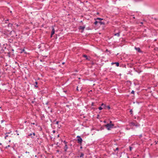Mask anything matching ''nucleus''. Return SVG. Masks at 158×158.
I'll use <instances>...</instances> for the list:
<instances>
[{"label":"nucleus","instance_id":"4d7b16f0","mask_svg":"<svg viewBox=\"0 0 158 158\" xmlns=\"http://www.w3.org/2000/svg\"><path fill=\"white\" fill-rule=\"evenodd\" d=\"M155 142L156 143V144L157 143V142H156V141H155Z\"/></svg>","mask_w":158,"mask_h":158},{"label":"nucleus","instance_id":"cd10ccee","mask_svg":"<svg viewBox=\"0 0 158 158\" xmlns=\"http://www.w3.org/2000/svg\"><path fill=\"white\" fill-rule=\"evenodd\" d=\"M106 108H107V109H109V110L110 109V107L109 106H106Z\"/></svg>","mask_w":158,"mask_h":158},{"label":"nucleus","instance_id":"680f3d73","mask_svg":"<svg viewBox=\"0 0 158 158\" xmlns=\"http://www.w3.org/2000/svg\"><path fill=\"white\" fill-rule=\"evenodd\" d=\"M2 144V143H0V145H1Z\"/></svg>","mask_w":158,"mask_h":158},{"label":"nucleus","instance_id":"13d9d810","mask_svg":"<svg viewBox=\"0 0 158 158\" xmlns=\"http://www.w3.org/2000/svg\"><path fill=\"white\" fill-rule=\"evenodd\" d=\"M10 13H12V11H10Z\"/></svg>","mask_w":158,"mask_h":158},{"label":"nucleus","instance_id":"e2e57ef3","mask_svg":"<svg viewBox=\"0 0 158 158\" xmlns=\"http://www.w3.org/2000/svg\"><path fill=\"white\" fill-rule=\"evenodd\" d=\"M104 122L105 123H106V121H104Z\"/></svg>","mask_w":158,"mask_h":158},{"label":"nucleus","instance_id":"2f4dec72","mask_svg":"<svg viewBox=\"0 0 158 158\" xmlns=\"http://www.w3.org/2000/svg\"><path fill=\"white\" fill-rule=\"evenodd\" d=\"M132 148V147H130V146L129 147L130 150V151H131Z\"/></svg>","mask_w":158,"mask_h":158},{"label":"nucleus","instance_id":"8fccbe9b","mask_svg":"<svg viewBox=\"0 0 158 158\" xmlns=\"http://www.w3.org/2000/svg\"><path fill=\"white\" fill-rule=\"evenodd\" d=\"M5 23H8H8L7 22V21H6V22H5Z\"/></svg>","mask_w":158,"mask_h":158},{"label":"nucleus","instance_id":"c9c22d12","mask_svg":"<svg viewBox=\"0 0 158 158\" xmlns=\"http://www.w3.org/2000/svg\"><path fill=\"white\" fill-rule=\"evenodd\" d=\"M108 124H113V123H112V122L111 121H110V123Z\"/></svg>","mask_w":158,"mask_h":158},{"label":"nucleus","instance_id":"473e14b6","mask_svg":"<svg viewBox=\"0 0 158 158\" xmlns=\"http://www.w3.org/2000/svg\"><path fill=\"white\" fill-rule=\"evenodd\" d=\"M94 102H92L91 103V106H94Z\"/></svg>","mask_w":158,"mask_h":158},{"label":"nucleus","instance_id":"423d86ee","mask_svg":"<svg viewBox=\"0 0 158 158\" xmlns=\"http://www.w3.org/2000/svg\"><path fill=\"white\" fill-rule=\"evenodd\" d=\"M77 143L80 144H81L82 142V139L80 136H77Z\"/></svg>","mask_w":158,"mask_h":158},{"label":"nucleus","instance_id":"a211bd4d","mask_svg":"<svg viewBox=\"0 0 158 158\" xmlns=\"http://www.w3.org/2000/svg\"><path fill=\"white\" fill-rule=\"evenodd\" d=\"M8 40L10 43H11L13 41V38H10L9 39H8Z\"/></svg>","mask_w":158,"mask_h":158},{"label":"nucleus","instance_id":"774afa93","mask_svg":"<svg viewBox=\"0 0 158 158\" xmlns=\"http://www.w3.org/2000/svg\"><path fill=\"white\" fill-rule=\"evenodd\" d=\"M10 140H9V142H10Z\"/></svg>","mask_w":158,"mask_h":158},{"label":"nucleus","instance_id":"72a5a7b5","mask_svg":"<svg viewBox=\"0 0 158 158\" xmlns=\"http://www.w3.org/2000/svg\"><path fill=\"white\" fill-rule=\"evenodd\" d=\"M76 90L77 91H79V90L78 89V86L77 87V88H76Z\"/></svg>","mask_w":158,"mask_h":158},{"label":"nucleus","instance_id":"a878e982","mask_svg":"<svg viewBox=\"0 0 158 158\" xmlns=\"http://www.w3.org/2000/svg\"><path fill=\"white\" fill-rule=\"evenodd\" d=\"M9 137V135H6L5 137V139H6L7 138Z\"/></svg>","mask_w":158,"mask_h":158},{"label":"nucleus","instance_id":"7c9ffc66","mask_svg":"<svg viewBox=\"0 0 158 158\" xmlns=\"http://www.w3.org/2000/svg\"><path fill=\"white\" fill-rule=\"evenodd\" d=\"M134 90H132L131 92V94H134Z\"/></svg>","mask_w":158,"mask_h":158},{"label":"nucleus","instance_id":"0eeeda50","mask_svg":"<svg viewBox=\"0 0 158 158\" xmlns=\"http://www.w3.org/2000/svg\"><path fill=\"white\" fill-rule=\"evenodd\" d=\"M35 135V132H33L32 133H30L27 136V137L28 138H30V137L32 139H34V137Z\"/></svg>","mask_w":158,"mask_h":158},{"label":"nucleus","instance_id":"338daca9","mask_svg":"<svg viewBox=\"0 0 158 158\" xmlns=\"http://www.w3.org/2000/svg\"><path fill=\"white\" fill-rule=\"evenodd\" d=\"M26 122H27V121H25V122H25V123H26Z\"/></svg>","mask_w":158,"mask_h":158},{"label":"nucleus","instance_id":"4468645a","mask_svg":"<svg viewBox=\"0 0 158 158\" xmlns=\"http://www.w3.org/2000/svg\"><path fill=\"white\" fill-rule=\"evenodd\" d=\"M101 106L102 107V109L104 108L106 109V104H104V103H102L101 105Z\"/></svg>","mask_w":158,"mask_h":158},{"label":"nucleus","instance_id":"f704fd0d","mask_svg":"<svg viewBox=\"0 0 158 158\" xmlns=\"http://www.w3.org/2000/svg\"><path fill=\"white\" fill-rule=\"evenodd\" d=\"M127 82L129 83H130V84H131V82L130 81H127Z\"/></svg>","mask_w":158,"mask_h":158},{"label":"nucleus","instance_id":"393cba45","mask_svg":"<svg viewBox=\"0 0 158 158\" xmlns=\"http://www.w3.org/2000/svg\"><path fill=\"white\" fill-rule=\"evenodd\" d=\"M58 142H57L56 143V145H57V146L58 147H59V148H60V147L59 146V145L58 144Z\"/></svg>","mask_w":158,"mask_h":158},{"label":"nucleus","instance_id":"69168bd1","mask_svg":"<svg viewBox=\"0 0 158 158\" xmlns=\"http://www.w3.org/2000/svg\"><path fill=\"white\" fill-rule=\"evenodd\" d=\"M17 135H19V133H17Z\"/></svg>","mask_w":158,"mask_h":158},{"label":"nucleus","instance_id":"bf43d9fd","mask_svg":"<svg viewBox=\"0 0 158 158\" xmlns=\"http://www.w3.org/2000/svg\"><path fill=\"white\" fill-rule=\"evenodd\" d=\"M137 156V157H139V155H137L136 156Z\"/></svg>","mask_w":158,"mask_h":158},{"label":"nucleus","instance_id":"f8f14e48","mask_svg":"<svg viewBox=\"0 0 158 158\" xmlns=\"http://www.w3.org/2000/svg\"><path fill=\"white\" fill-rule=\"evenodd\" d=\"M80 155H79V156H78V157H80L81 158H83V156H84V153L83 152H81L80 153Z\"/></svg>","mask_w":158,"mask_h":158},{"label":"nucleus","instance_id":"ea45409f","mask_svg":"<svg viewBox=\"0 0 158 158\" xmlns=\"http://www.w3.org/2000/svg\"><path fill=\"white\" fill-rule=\"evenodd\" d=\"M56 151V152H59V150H57Z\"/></svg>","mask_w":158,"mask_h":158},{"label":"nucleus","instance_id":"a19ab883","mask_svg":"<svg viewBox=\"0 0 158 158\" xmlns=\"http://www.w3.org/2000/svg\"><path fill=\"white\" fill-rule=\"evenodd\" d=\"M15 24H16V26L17 27L19 26V25H18V24H17L16 23H15Z\"/></svg>","mask_w":158,"mask_h":158},{"label":"nucleus","instance_id":"c85d7f7f","mask_svg":"<svg viewBox=\"0 0 158 158\" xmlns=\"http://www.w3.org/2000/svg\"><path fill=\"white\" fill-rule=\"evenodd\" d=\"M10 145H8L7 146H6L5 147V148H6V149H7V148H8L10 147Z\"/></svg>","mask_w":158,"mask_h":158},{"label":"nucleus","instance_id":"37998d69","mask_svg":"<svg viewBox=\"0 0 158 158\" xmlns=\"http://www.w3.org/2000/svg\"><path fill=\"white\" fill-rule=\"evenodd\" d=\"M52 35H52V34H51L50 37H51V38L52 37Z\"/></svg>","mask_w":158,"mask_h":158},{"label":"nucleus","instance_id":"dca6fc26","mask_svg":"<svg viewBox=\"0 0 158 158\" xmlns=\"http://www.w3.org/2000/svg\"><path fill=\"white\" fill-rule=\"evenodd\" d=\"M103 19H102L100 18H94V20H99L100 21H101L102 20H103Z\"/></svg>","mask_w":158,"mask_h":158},{"label":"nucleus","instance_id":"6e6d98bb","mask_svg":"<svg viewBox=\"0 0 158 158\" xmlns=\"http://www.w3.org/2000/svg\"><path fill=\"white\" fill-rule=\"evenodd\" d=\"M155 142L156 143V144L157 143V142H156V141H155Z\"/></svg>","mask_w":158,"mask_h":158},{"label":"nucleus","instance_id":"49530a36","mask_svg":"<svg viewBox=\"0 0 158 158\" xmlns=\"http://www.w3.org/2000/svg\"><path fill=\"white\" fill-rule=\"evenodd\" d=\"M140 23L141 24H143V22H140Z\"/></svg>","mask_w":158,"mask_h":158},{"label":"nucleus","instance_id":"6ab92c4d","mask_svg":"<svg viewBox=\"0 0 158 158\" xmlns=\"http://www.w3.org/2000/svg\"><path fill=\"white\" fill-rule=\"evenodd\" d=\"M120 32H118V33L114 34V35L117 36L118 37H119L120 36Z\"/></svg>","mask_w":158,"mask_h":158},{"label":"nucleus","instance_id":"9b49d317","mask_svg":"<svg viewBox=\"0 0 158 158\" xmlns=\"http://www.w3.org/2000/svg\"><path fill=\"white\" fill-rule=\"evenodd\" d=\"M114 64H115L116 66L117 67H118L119 66V64L118 62H112L111 63V64L112 65Z\"/></svg>","mask_w":158,"mask_h":158},{"label":"nucleus","instance_id":"b1692460","mask_svg":"<svg viewBox=\"0 0 158 158\" xmlns=\"http://www.w3.org/2000/svg\"><path fill=\"white\" fill-rule=\"evenodd\" d=\"M119 150V148H117L115 149H114V152H116V151H118Z\"/></svg>","mask_w":158,"mask_h":158},{"label":"nucleus","instance_id":"39448f33","mask_svg":"<svg viewBox=\"0 0 158 158\" xmlns=\"http://www.w3.org/2000/svg\"><path fill=\"white\" fill-rule=\"evenodd\" d=\"M130 126H135L136 127H139L140 126V124L137 123H134L133 122H131L129 123Z\"/></svg>","mask_w":158,"mask_h":158},{"label":"nucleus","instance_id":"052dcab7","mask_svg":"<svg viewBox=\"0 0 158 158\" xmlns=\"http://www.w3.org/2000/svg\"><path fill=\"white\" fill-rule=\"evenodd\" d=\"M16 43H17V42H15V43H14V44H16Z\"/></svg>","mask_w":158,"mask_h":158},{"label":"nucleus","instance_id":"c756f323","mask_svg":"<svg viewBox=\"0 0 158 158\" xmlns=\"http://www.w3.org/2000/svg\"><path fill=\"white\" fill-rule=\"evenodd\" d=\"M59 121H56V123H55L57 125H58V124H59Z\"/></svg>","mask_w":158,"mask_h":158},{"label":"nucleus","instance_id":"ddd939ff","mask_svg":"<svg viewBox=\"0 0 158 158\" xmlns=\"http://www.w3.org/2000/svg\"><path fill=\"white\" fill-rule=\"evenodd\" d=\"M40 117L41 118V120H44V119L45 116L44 114H41L40 115Z\"/></svg>","mask_w":158,"mask_h":158},{"label":"nucleus","instance_id":"aec40b11","mask_svg":"<svg viewBox=\"0 0 158 158\" xmlns=\"http://www.w3.org/2000/svg\"><path fill=\"white\" fill-rule=\"evenodd\" d=\"M13 25V24L10 23H8V27H12V26Z\"/></svg>","mask_w":158,"mask_h":158},{"label":"nucleus","instance_id":"9d476101","mask_svg":"<svg viewBox=\"0 0 158 158\" xmlns=\"http://www.w3.org/2000/svg\"><path fill=\"white\" fill-rule=\"evenodd\" d=\"M82 56L86 58V59L88 60H90V57H88L86 55H83Z\"/></svg>","mask_w":158,"mask_h":158},{"label":"nucleus","instance_id":"0e129e2a","mask_svg":"<svg viewBox=\"0 0 158 158\" xmlns=\"http://www.w3.org/2000/svg\"><path fill=\"white\" fill-rule=\"evenodd\" d=\"M59 135H57V136L58 137H59Z\"/></svg>","mask_w":158,"mask_h":158},{"label":"nucleus","instance_id":"bb28decb","mask_svg":"<svg viewBox=\"0 0 158 158\" xmlns=\"http://www.w3.org/2000/svg\"><path fill=\"white\" fill-rule=\"evenodd\" d=\"M15 33V32L14 31H10V34H11L12 33Z\"/></svg>","mask_w":158,"mask_h":158},{"label":"nucleus","instance_id":"1a4fd4ad","mask_svg":"<svg viewBox=\"0 0 158 158\" xmlns=\"http://www.w3.org/2000/svg\"><path fill=\"white\" fill-rule=\"evenodd\" d=\"M135 49L139 52V53H141L142 52V51L140 50L139 48L138 47H135Z\"/></svg>","mask_w":158,"mask_h":158},{"label":"nucleus","instance_id":"f257e3e1","mask_svg":"<svg viewBox=\"0 0 158 158\" xmlns=\"http://www.w3.org/2000/svg\"><path fill=\"white\" fill-rule=\"evenodd\" d=\"M104 126L108 130H110L111 129L115 127H114V124H107L104 125Z\"/></svg>","mask_w":158,"mask_h":158},{"label":"nucleus","instance_id":"c03bdc74","mask_svg":"<svg viewBox=\"0 0 158 158\" xmlns=\"http://www.w3.org/2000/svg\"><path fill=\"white\" fill-rule=\"evenodd\" d=\"M9 19H7L6 20V21H9Z\"/></svg>","mask_w":158,"mask_h":158},{"label":"nucleus","instance_id":"3c124183","mask_svg":"<svg viewBox=\"0 0 158 158\" xmlns=\"http://www.w3.org/2000/svg\"><path fill=\"white\" fill-rule=\"evenodd\" d=\"M97 15H98V14H99V12H97Z\"/></svg>","mask_w":158,"mask_h":158},{"label":"nucleus","instance_id":"f3484780","mask_svg":"<svg viewBox=\"0 0 158 158\" xmlns=\"http://www.w3.org/2000/svg\"><path fill=\"white\" fill-rule=\"evenodd\" d=\"M35 85H34V87H36V88H37L38 87V85H37V84H38V82L37 81H35Z\"/></svg>","mask_w":158,"mask_h":158},{"label":"nucleus","instance_id":"a18cd8bd","mask_svg":"<svg viewBox=\"0 0 158 158\" xmlns=\"http://www.w3.org/2000/svg\"><path fill=\"white\" fill-rule=\"evenodd\" d=\"M25 153H29V152H25Z\"/></svg>","mask_w":158,"mask_h":158},{"label":"nucleus","instance_id":"603ef678","mask_svg":"<svg viewBox=\"0 0 158 158\" xmlns=\"http://www.w3.org/2000/svg\"><path fill=\"white\" fill-rule=\"evenodd\" d=\"M67 92V91H64V92L66 93Z\"/></svg>","mask_w":158,"mask_h":158},{"label":"nucleus","instance_id":"5fc2aeb1","mask_svg":"<svg viewBox=\"0 0 158 158\" xmlns=\"http://www.w3.org/2000/svg\"><path fill=\"white\" fill-rule=\"evenodd\" d=\"M48 102H47V103H46V104H48Z\"/></svg>","mask_w":158,"mask_h":158},{"label":"nucleus","instance_id":"4c0bfd02","mask_svg":"<svg viewBox=\"0 0 158 158\" xmlns=\"http://www.w3.org/2000/svg\"><path fill=\"white\" fill-rule=\"evenodd\" d=\"M52 132H53V133H55V130H53V131H52Z\"/></svg>","mask_w":158,"mask_h":158},{"label":"nucleus","instance_id":"4be33fe9","mask_svg":"<svg viewBox=\"0 0 158 158\" xmlns=\"http://www.w3.org/2000/svg\"><path fill=\"white\" fill-rule=\"evenodd\" d=\"M106 52H109V54H111V52H110V51L109 50H108V49H106Z\"/></svg>","mask_w":158,"mask_h":158},{"label":"nucleus","instance_id":"f03ea898","mask_svg":"<svg viewBox=\"0 0 158 158\" xmlns=\"http://www.w3.org/2000/svg\"><path fill=\"white\" fill-rule=\"evenodd\" d=\"M14 50L12 49L11 47H10L9 48L8 52H7L8 54V56L9 57H11L12 55H14Z\"/></svg>","mask_w":158,"mask_h":158},{"label":"nucleus","instance_id":"7ed1b4c3","mask_svg":"<svg viewBox=\"0 0 158 158\" xmlns=\"http://www.w3.org/2000/svg\"><path fill=\"white\" fill-rule=\"evenodd\" d=\"M61 142H63L64 143V152H67V149H68V146L67 145L68 142H66L65 140L63 141L61 140Z\"/></svg>","mask_w":158,"mask_h":158},{"label":"nucleus","instance_id":"79ce46f5","mask_svg":"<svg viewBox=\"0 0 158 158\" xmlns=\"http://www.w3.org/2000/svg\"><path fill=\"white\" fill-rule=\"evenodd\" d=\"M31 124H33V125H35V123H31Z\"/></svg>","mask_w":158,"mask_h":158},{"label":"nucleus","instance_id":"6e6552de","mask_svg":"<svg viewBox=\"0 0 158 158\" xmlns=\"http://www.w3.org/2000/svg\"><path fill=\"white\" fill-rule=\"evenodd\" d=\"M85 28V26H80L79 27V30H81V29L82 30L81 32H82L83 31Z\"/></svg>","mask_w":158,"mask_h":158},{"label":"nucleus","instance_id":"de8ad7c7","mask_svg":"<svg viewBox=\"0 0 158 158\" xmlns=\"http://www.w3.org/2000/svg\"><path fill=\"white\" fill-rule=\"evenodd\" d=\"M141 137H142V135H139V137L140 138Z\"/></svg>","mask_w":158,"mask_h":158},{"label":"nucleus","instance_id":"5701e85b","mask_svg":"<svg viewBox=\"0 0 158 158\" xmlns=\"http://www.w3.org/2000/svg\"><path fill=\"white\" fill-rule=\"evenodd\" d=\"M98 109H99V110H102L103 109H102V107L101 106H100L98 107Z\"/></svg>","mask_w":158,"mask_h":158},{"label":"nucleus","instance_id":"864d4df0","mask_svg":"<svg viewBox=\"0 0 158 158\" xmlns=\"http://www.w3.org/2000/svg\"><path fill=\"white\" fill-rule=\"evenodd\" d=\"M133 18L134 19H135V17H133Z\"/></svg>","mask_w":158,"mask_h":158},{"label":"nucleus","instance_id":"09e8293b","mask_svg":"<svg viewBox=\"0 0 158 158\" xmlns=\"http://www.w3.org/2000/svg\"><path fill=\"white\" fill-rule=\"evenodd\" d=\"M65 64V62H63L62 63V64Z\"/></svg>","mask_w":158,"mask_h":158},{"label":"nucleus","instance_id":"e433bc0d","mask_svg":"<svg viewBox=\"0 0 158 158\" xmlns=\"http://www.w3.org/2000/svg\"><path fill=\"white\" fill-rule=\"evenodd\" d=\"M154 19L155 20H158V19H156V18H154Z\"/></svg>","mask_w":158,"mask_h":158},{"label":"nucleus","instance_id":"412c9836","mask_svg":"<svg viewBox=\"0 0 158 158\" xmlns=\"http://www.w3.org/2000/svg\"><path fill=\"white\" fill-rule=\"evenodd\" d=\"M133 110L132 109H131L130 111V114L131 115H133Z\"/></svg>","mask_w":158,"mask_h":158},{"label":"nucleus","instance_id":"2eb2a0df","mask_svg":"<svg viewBox=\"0 0 158 158\" xmlns=\"http://www.w3.org/2000/svg\"><path fill=\"white\" fill-rule=\"evenodd\" d=\"M55 32V29L53 27H52V31L51 32L52 35H53L54 34Z\"/></svg>","mask_w":158,"mask_h":158},{"label":"nucleus","instance_id":"20e7f679","mask_svg":"<svg viewBox=\"0 0 158 158\" xmlns=\"http://www.w3.org/2000/svg\"><path fill=\"white\" fill-rule=\"evenodd\" d=\"M94 24L95 25H98V24H100V25H104L105 24V23L100 21H98V20H95Z\"/></svg>","mask_w":158,"mask_h":158},{"label":"nucleus","instance_id":"58836bf2","mask_svg":"<svg viewBox=\"0 0 158 158\" xmlns=\"http://www.w3.org/2000/svg\"><path fill=\"white\" fill-rule=\"evenodd\" d=\"M56 119H55V120H54L53 121V123H54V122H56Z\"/></svg>","mask_w":158,"mask_h":158}]
</instances>
